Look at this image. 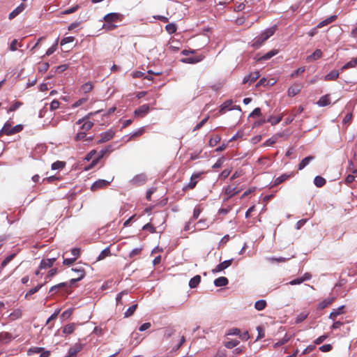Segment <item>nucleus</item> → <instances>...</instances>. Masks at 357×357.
Masks as SVG:
<instances>
[{
  "mask_svg": "<svg viewBox=\"0 0 357 357\" xmlns=\"http://www.w3.org/2000/svg\"><path fill=\"white\" fill-rule=\"evenodd\" d=\"M275 33L274 28H270L264 31L258 37L255 38L252 42V46L254 48H259L266 40H268Z\"/></svg>",
  "mask_w": 357,
  "mask_h": 357,
  "instance_id": "1",
  "label": "nucleus"
},
{
  "mask_svg": "<svg viewBox=\"0 0 357 357\" xmlns=\"http://www.w3.org/2000/svg\"><path fill=\"white\" fill-rule=\"evenodd\" d=\"M99 111L96 112L95 113H89L83 119H79L76 123L78 125L82 124L81 130L84 131L85 132L88 130H89L93 126V123L90 121H86L90 116H93L95 114L98 113Z\"/></svg>",
  "mask_w": 357,
  "mask_h": 357,
  "instance_id": "2",
  "label": "nucleus"
},
{
  "mask_svg": "<svg viewBox=\"0 0 357 357\" xmlns=\"http://www.w3.org/2000/svg\"><path fill=\"white\" fill-rule=\"evenodd\" d=\"M72 271L76 273V278H73L70 280L69 287L75 284L76 282L81 280L84 278L85 273L82 267H75L72 268Z\"/></svg>",
  "mask_w": 357,
  "mask_h": 357,
  "instance_id": "3",
  "label": "nucleus"
},
{
  "mask_svg": "<svg viewBox=\"0 0 357 357\" xmlns=\"http://www.w3.org/2000/svg\"><path fill=\"white\" fill-rule=\"evenodd\" d=\"M103 19L107 23L119 22L122 20L123 15L117 13H111L105 15Z\"/></svg>",
  "mask_w": 357,
  "mask_h": 357,
  "instance_id": "4",
  "label": "nucleus"
},
{
  "mask_svg": "<svg viewBox=\"0 0 357 357\" xmlns=\"http://www.w3.org/2000/svg\"><path fill=\"white\" fill-rule=\"evenodd\" d=\"M111 183V181H107V180H105V179H99L96 181H95L92 185L91 186V190L92 191H96V190H98L99 189H101V188H105L106 186H107L109 183Z\"/></svg>",
  "mask_w": 357,
  "mask_h": 357,
  "instance_id": "5",
  "label": "nucleus"
},
{
  "mask_svg": "<svg viewBox=\"0 0 357 357\" xmlns=\"http://www.w3.org/2000/svg\"><path fill=\"white\" fill-rule=\"evenodd\" d=\"M149 105L144 104L135 109V115L139 118H142L149 113Z\"/></svg>",
  "mask_w": 357,
  "mask_h": 357,
  "instance_id": "6",
  "label": "nucleus"
},
{
  "mask_svg": "<svg viewBox=\"0 0 357 357\" xmlns=\"http://www.w3.org/2000/svg\"><path fill=\"white\" fill-rule=\"evenodd\" d=\"M302 89V84L301 83H294L291 85L287 91L288 96L294 97L301 91Z\"/></svg>",
  "mask_w": 357,
  "mask_h": 357,
  "instance_id": "7",
  "label": "nucleus"
},
{
  "mask_svg": "<svg viewBox=\"0 0 357 357\" xmlns=\"http://www.w3.org/2000/svg\"><path fill=\"white\" fill-rule=\"evenodd\" d=\"M114 136V132L112 130H109L106 132L101 133L100 139L98 141V144L106 142L112 139Z\"/></svg>",
  "mask_w": 357,
  "mask_h": 357,
  "instance_id": "8",
  "label": "nucleus"
},
{
  "mask_svg": "<svg viewBox=\"0 0 357 357\" xmlns=\"http://www.w3.org/2000/svg\"><path fill=\"white\" fill-rule=\"evenodd\" d=\"M260 76V74L258 71H255L250 73L248 75L245 76L243 79V84L248 83L249 84H251L255 81H256Z\"/></svg>",
  "mask_w": 357,
  "mask_h": 357,
  "instance_id": "9",
  "label": "nucleus"
},
{
  "mask_svg": "<svg viewBox=\"0 0 357 357\" xmlns=\"http://www.w3.org/2000/svg\"><path fill=\"white\" fill-rule=\"evenodd\" d=\"M232 261H233V259L224 261L223 262L215 266V268L213 270V272L218 273V272L224 271L225 269H226L227 268H228L229 266H230L231 265Z\"/></svg>",
  "mask_w": 357,
  "mask_h": 357,
  "instance_id": "10",
  "label": "nucleus"
},
{
  "mask_svg": "<svg viewBox=\"0 0 357 357\" xmlns=\"http://www.w3.org/2000/svg\"><path fill=\"white\" fill-rule=\"evenodd\" d=\"M202 173H195L192 174L190 177V181L186 186L187 188L193 189L197 183V180L200 178Z\"/></svg>",
  "mask_w": 357,
  "mask_h": 357,
  "instance_id": "11",
  "label": "nucleus"
},
{
  "mask_svg": "<svg viewBox=\"0 0 357 357\" xmlns=\"http://www.w3.org/2000/svg\"><path fill=\"white\" fill-rule=\"evenodd\" d=\"M26 8V4L20 3L15 9H14L8 16L10 20H12L20 14Z\"/></svg>",
  "mask_w": 357,
  "mask_h": 357,
  "instance_id": "12",
  "label": "nucleus"
},
{
  "mask_svg": "<svg viewBox=\"0 0 357 357\" xmlns=\"http://www.w3.org/2000/svg\"><path fill=\"white\" fill-rule=\"evenodd\" d=\"M82 347L79 344H76L68 350V354L65 357H75L77 354L81 351Z\"/></svg>",
  "mask_w": 357,
  "mask_h": 357,
  "instance_id": "13",
  "label": "nucleus"
},
{
  "mask_svg": "<svg viewBox=\"0 0 357 357\" xmlns=\"http://www.w3.org/2000/svg\"><path fill=\"white\" fill-rule=\"evenodd\" d=\"M321 56H322L321 50L319 49H317L312 54L309 55L306 58V60L307 62H312V61H314L321 58Z\"/></svg>",
  "mask_w": 357,
  "mask_h": 357,
  "instance_id": "14",
  "label": "nucleus"
},
{
  "mask_svg": "<svg viewBox=\"0 0 357 357\" xmlns=\"http://www.w3.org/2000/svg\"><path fill=\"white\" fill-rule=\"evenodd\" d=\"M3 134H6L7 135H12V128L11 124L9 121H7L0 130V136H2Z\"/></svg>",
  "mask_w": 357,
  "mask_h": 357,
  "instance_id": "15",
  "label": "nucleus"
},
{
  "mask_svg": "<svg viewBox=\"0 0 357 357\" xmlns=\"http://www.w3.org/2000/svg\"><path fill=\"white\" fill-rule=\"evenodd\" d=\"M317 104L319 107H325L331 104V100L328 95L321 96L317 101Z\"/></svg>",
  "mask_w": 357,
  "mask_h": 357,
  "instance_id": "16",
  "label": "nucleus"
},
{
  "mask_svg": "<svg viewBox=\"0 0 357 357\" xmlns=\"http://www.w3.org/2000/svg\"><path fill=\"white\" fill-rule=\"evenodd\" d=\"M229 282V280L225 277H219L214 280V284L215 287H224L226 286Z\"/></svg>",
  "mask_w": 357,
  "mask_h": 357,
  "instance_id": "17",
  "label": "nucleus"
},
{
  "mask_svg": "<svg viewBox=\"0 0 357 357\" xmlns=\"http://www.w3.org/2000/svg\"><path fill=\"white\" fill-rule=\"evenodd\" d=\"M314 160L313 156H307L303 158L298 165V169L301 170L304 169L311 161Z\"/></svg>",
  "mask_w": 357,
  "mask_h": 357,
  "instance_id": "18",
  "label": "nucleus"
},
{
  "mask_svg": "<svg viewBox=\"0 0 357 357\" xmlns=\"http://www.w3.org/2000/svg\"><path fill=\"white\" fill-rule=\"evenodd\" d=\"M337 16L335 15H332L329 17H328L327 19L320 22L317 26V28H321L324 26H326L331 23H332L335 19H336Z\"/></svg>",
  "mask_w": 357,
  "mask_h": 357,
  "instance_id": "19",
  "label": "nucleus"
},
{
  "mask_svg": "<svg viewBox=\"0 0 357 357\" xmlns=\"http://www.w3.org/2000/svg\"><path fill=\"white\" fill-rule=\"evenodd\" d=\"M344 306L339 307L337 309H334L330 314L329 318L334 320L337 316L343 313Z\"/></svg>",
  "mask_w": 357,
  "mask_h": 357,
  "instance_id": "20",
  "label": "nucleus"
},
{
  "mask_svg": "<svg viewBox=\"0 0 357 357\" xmlns=\"http://www.w3.org/2000/svg\"><path fill=\"white\" fill-rule=\"evenodd\" d=\"M339 77V72L337 70H332L324 77V80L331 81L335 80Z\"/></svg>",
  "mask_w": 357,
  "mask_h": 357,
  "instance_id": "21",
  "label": "nucleus"
},
{
  "mask_svg": "<svg viewBox=\"0 0 357 357\" xmlns=\"http://www.w3.org/2000/svg\"><path fill=\"white\" fill-rule=\"evenodd\" d=\"M333 301H334V298H327L319 304L318 308L319 310H323L325 307L330 305L333 302Z\"/></svg>",
  "mask_w": 357,
  "mask_h": 357,
  "instance_id": "22",
  "label": "nucleus"
},
{
  "mask_svg": "<svg viewBox=\"0 0 357 357\" xmlns=\"http://www.w3.org/2000/svg\"><path fill=\"white\" fill-rule=\"evenodd\" d=\"M202 59H203V57L199 56H196V57L185 58V59H183L181 60V61L183 63H198V62L201 61Z\"/></svg>",
  "mask_w": 357,
  "mask_h": 357,
  "instance_id": "23",
  "label": "nucleus"
},
{
  "mask_svg": "<svg viewBox=\"0 0 357 357\" xmlns=\"http://www.w3.org/2000/svg\"><path fill=\"white\" fill-rule=\"evenodd\" d=\"M201 277L199 275H195L192 278L190 279L189 282V286L190 288H195L200 283Z\"/></svg>",
  "mask_w": 357,
  "mask_h": 357,
  "instance_id": "24",
  "label": "nucleus"
},
{
  "mask_svg": "<svg viewBox=\"0 0 357 357\" xmlns=\"http://www.w3.org/2000/svg\"><path fill=\"white\" fill-rule=\"evenodd\" d=\"M75 330V324L74 323L67 324L63 328V333L65 334H71Z\"/></svg>",
  "mask_w": 357,
  "mask_h": 357,
  "instance_id": "25",
  "label": "nucleus"
},
{
  "mask_svg": "<svg viewBox=\"0 0 357 357\" xmlns=\"http://www.w3.org/2000/svg\"><path fill=\"white\" fill-rule=\"evenodd\" d=\"M314 183L318 188L323 187L326 184V179L320 176H317L314 179Z\"/></svg>",
  "mask_w": 357,
  "mask_h": 357,
  "instance_id": "26",
  "label": "nucleus"
},
{
  "mask_svg": "<svg viewBox=\"0 0 357 357\" xmlns=\"http://www.w3.org/2000/svg\"><path fill=\"white\" fill-rule=\"evenodd\" d=\"M231 104L232 100H231L225 101L220 107V112L224 113L226 110H231L232 109Z\"/></svg>",
  "mask_w": 357,
  "mask_h": 357,
  "instance_id": "27",
  "label": "nucleus"
},
{
  "mask_svg": "<svg viewBox=\"0 0 357 357\" xmlns=\"http://www.w3.org/2000/svg\"><path fill=\"white\" fill-rule=\"evenodd\" d=\"M145 180H146V176L143 174H141V175H137V176H135L132 178V182L135 184L139 185V184L144 183Z\"/></svg>",
  "mask_w": 357,
  "mask_h": 357,
  "instance_id": "28",
  "label": "nucleus"
},
{
  "mask_svg": "<svg viewBox=\"0 0 357 357\" xmlns=\"http://www.w3.org/2000/svg\"><path fill=\"white\" fill-rule=\"evenodd\" d=\"M278 53V51L277 50H272L269 51L268 52H267L266 54H265L264 55H263L260 58V59L264 60V61L268 60L271 58H272L273 56L276 55Z\"/></svg>",
  "mask_w": 357,
  "mask_h": 357,
  "instance_id": "29",
  "label": "nucleus"
},
{
  "mask_svg": "<svg viewBox=\"0 0 357 357\" xmlns=\"http://www.w3.org/2000/svg\"><path fill=\"white\" fill-rule=\"evenodd\" d=\"M69 286V283L68 282H61L58 284L52 286L50 289V293L56 292L59 291L61 288Z\"/></svg>",
  "mask_w": 357,
  "mask_h": 357,
  "instance_id": "30",
  "label": "nucleus"
},
{
  "mask_svg": "<svg viewBox=\"0 0 357 357\" xmlns=\"http://www.w3.org/2000/svg\"><path fill=\"white\" fill-rule=\"evenodd\" d=\"M239 342H240L237 340H231L229 341H226L224 343V345L227 349H232L236 347L239 344Z\"/></svg>",
  "mask_w": 357,
  "mask_h": 357,
  "instance_id": "31",
  "label": "nucleus"
},
{
  "mask_svg": "<svg viewBox=\"0 0 357 357\" xmlns=\"http://www.w3.org/2000/svg\"><path fill=\"white\" fill-rule=\"evenodd\" d=\"M43 285H44V284H39L36 287H35L34 288L31 289L25 294V298H28L29 296H31L32 294L38 292L39 291V289H40Z\"/></svg>",
  "mask_w": 357,
  "mask_h": 357,
  "instance_id": "32",
  "label": "nucleus"
},
{
  "mask_svg": "<svg viewBox=\"0 0 357 357\" xmlns=\"http://www.w3.org/2000/svg\"><path fill=\"white\" fill-rule=\"evenodd\" d=\"M266 305V302L265 300H259L255 304V307L257 310H263Z\"/></svg>",
  "mask_w": 357,
  "mask_h": 357,
  "instance_id": "33",
  "label": "nucleus"
},
{
  "mask_svg": "<svg viewBox=\"0 0 357 357\" xmlns=\"http://www.w3.org/2000/svg\"><path fill=\"white\" fill-rule=\"evenodd\" d=\"M58 42H59V39L57 38L55 40L54 43L47 50V52L45 53L46 56H50V55L52 54L56 50Z\"/></svg>",
  "mask_w": 357,
  "mask_h": 357,
  "instance_id": "34",
  "label": "nucleus"
},
{
  "mask_svg": "<svg viewBox=\"0 0 357 357\" xmlns=\"http://www.w3.org/2000/svg\"><path fill=\"white\" fill-rule=\"evenodd\" d=\"M137 307V304H134L132 306H130L126 310V312L124 313V317H129L132 316L134 314L135 311L136 310Z\"/></svg>",
  "mask_w": 357,
  "mask_h": 357,
  "instance_id": "35",
  "label": "nucleus"
},
{
  "mask_svg": "<svg viewBox=\"0 0 357 357\" xmlns=\"http://www.w3.org/2000/svg\"><path fill=\"white\" fill-rule=\"evenodd\" d=\"M93 89V85L91 82H86V83H84L82 87H81V91L84 93H89Z\"/></svg>",
  "mask_w": 357,
  "mask_h": 357,
  "instance_id": "36",
  "label": "nucleus"
},
{
  "mask_svg": "<svg viewBox=\"0 0 357 357\" xmlns=\"http://www.w3.org/2000/svg\"><path fill=\"white\" fill-rule=\"evenodd\" d=\"M238 192V190H236V188H234L231 186H228L225 190V193L229 197H232V196L235 195L236 194H237Z\"/></svg>",
  "mask_w": 357,
  "mask_h": 357,
  "instance_id": "37",
  "label": "nucleus"
},
{
  "mask_svg": "<svg viewBox=\"0 0 357 357\" xmlns=\"http://www.w3.org/2000/svg\"><path fill=\"white\" fill-rule=\"evenodd\" d=\"M111 254L110 250L109 248H106L104 249L98 255V260H102L105 259L106 257L109 256Z\"/></svg>",
  "mask_w": 357,
  "mask_h": 357,
  "instance_id": "38",
  "label": "nucleus"
},
{
  "mask_svg": "<svg viewBox=\"0 0 357 357\" xmlns=\"http://www.w3.org/2000/svg\"><path fill=\"white\" fill-rule=\"evenodd\" d=\"M289 177V175H287L286 174L278 176V178H275V180L274 181V185H279L280 183H281L283 181H284L285 180H287Z\"/></svg>",
  "mask_w": 357,
  "mask_h": 357,
  "instance_id": "39",
  "label": "nucleus"
},
{
  "mask_svg": "<svg viewBox=\"0 0 357 357\" xmlns=\"http://www.w3.org/2000/svg\"><path fill=\"white\" fill-rule=\"evenodd\" d=\"M290 259H291V257L285 258V257H269L268 259V261H270L271 262L275 261L278 263H281V262H285V261L289 260Z\"/></svg>",
  "mask_w": 357,
  "mask_h": 357,
  "instance_id": "40",
  "label": "nucleus"
},
{
  "mask_svg": "<svg viewBox=\"0 0 357 357\" xmlns=\"http://www.w3.org/2000/svg\"><path fill=\"white\" fill-rule=\"evenodd\" d=\"M65 166V162L62 161H56L52 165V169L57 170L63 168Z\"/></svg>",
  "mask_w": 357,
  "mask_h": 357,
  "instance_id": "41",
  "label": "nucleus"
},
{
  "mask_svg": "<svg viewBox=\"0 0 357 357\" xmlns=\"http://www.w3.org/2000/svg\"><path fill=\"white\" fill-rule=\"evenodd\" d=\"M305 70V67L298 68L297 70H296L291 73V74L290 75V77L291 78H294V77L298 76L299 75L302 74L303 73H304Z\"/></svg>",
  "mask_w": 357,
  "mask_h": 357,
  "instance_id": "42",
  "label": "nucleus"
},
{
  "mask_svg": "<svg viewBox=\"0 0 357 357\" xmlns=\"http://www.w3.org/2000/svg\"><path fill=\"white\" fill-rule=\"evenodd\" d=\"M165 29H166L167 31L170 34L175 33L176 31V26L173 23L167 24L165 26Z\"/></svg>",
  "mask_w": 357,
  "mask_h": 357,
  "instance_id": "43",
  "label": "nucleus"
},
{
  "mask_svg": "<svg viewBox=\"0 0 357 357\" xmlns=\"http://www.w3.org/2000/svg\"><path fill=\"white\" fill-rule=\"evenodd\" d=\"M220 141V137L218 135L213 137L210 139L208 144L210 146H215Z\"/></svg>",
  "mask_w": 357,
  "mask_h": 357,
  "instance_id": "44",
  "label": "nucleus"
},
{
  "mask_svg": "<svg viewBox=\"0 0 357 357\" xmlns=\"http://www.w3.org/2000/svg\"><path fill=\"white\" fill-rule=\"evenodd\" d=\"M356 65H357V61H356L355 60L350 61L342 67L341 70H346L349 68H354Z\"/></svg>",
  "mask_w": 357,
  "mask_h": 357,
  "instance_id": "45",
  "label": "nucleus"
},
{
  "mask_svg": "<svg viewBox=\"0 0 357 357\" xmlns=\"http://www.w3.org/2000/svg\"><path fill=\"white\" fill-rule=\"evenodd\" d=\"M144 132V128H140L137 130H136V131H135V132H132L130 134V137L129 139H130L132 138H134V137H138V136H140Z\"/></svg>",
  "mask_w": 357,
  "mask_h": 357,
  "instance_id": "46",
  "label": "nucleus"
},
{
  "mask_svg": "<svg viewBox=\"0 0 357 357\" xmlns=\"http://www.w3.org/2000/svg\"><path fill=\"white\" fill-rule=\"evenodd\" d=\"M86 133L84 131L81 130L76 134V135L75 137V139L76 141H80L82 139H84L86 137Z\"/></svg>",
  "mask_w": 357,
  "mask_h": 357,
  "instance_id": "47",
  "label": "nucleus"
},
{
  "mask_svg": "<svg viewBox=\"0 0 357 357\" xmlns=\"http://www.w3.org/2000/svg\"><path fill=\"white\" fill-rule=\"evenodd\" d=\"M276 137H271L266 140L262 144L263 146H270L273 145L276 142Z\"/></svg>",
  "mask_w": 357,
  "mask_h": 357,
  "instance_id": "48",
  "label": "nucleus"
},
{
  "mask_svg": "<svg viewBox=\"0 0 357 357\" xmlns=\"http://www.w3.org/2000/svg\"><path fill=\"white\" fill-rule=\"evenodd\" d=\"M142 248H134L133 250H131V252H130L129 254V257L130 258H133L135 257V256L138 255L140 254L141 251H142Z\"/></svg>",
  "mask_w": 357,
  "mask_h": 357,
  "instance_id": "49",
  "label": "nucleus"
},
{
  "mask_svg": "<svg viewBox=\"0 0 357 357\" xmlns=\"http://www.w3.org/2000/svg\"><path fill=\"white\" fill-rule=\"evenodd\" d=\"M241 331L237 328H233L229 330L227 335H240Z\"/></svg>",
  "mask_w": 357,
  "mask_h": 357,
  "instance_id": "50",
  "label": "nucleus"
},
{
  "mask_svg": "<svg viewBox=\"0 0 357 357\" xmlns=\"http://www.w3.org/2000/svg\"><path fill=\"white\" fill-rule=\"evenodd\" d=\"M50 267H52V266L50 265L49 261H47L45 259H43L40 261V269H44V268H50Z\"/></svg>",
  "mask_w": 357,
  "mask_h": 357,
  "instance_id": "51",
  "label": "nucleus"
},
{
  "mask_svg": "<svg viewBox=\"0 0 357 357\" xmlns=\"http://www.w3.org/2000/svg\"><path fill=\"white\" fill-rule=\"evenodd\" d=\"M74 39H75V38L73 36H68V37L63 38L61 40V45H64L67 43H72V42H73Z\"/></svg>",
  "mask_w": 357,
  "mask_h": 357,
  "instance_id": "52",
  "label": "nucleus"
},
{
  "mask_svg": "<svg viewBox=\"0 0 357 357\" xmlns=\"http://www.w3.org/2000/svg\"><path fill=\"white\" fill-rule=\"evenodd\" d=\"M332 345L330 344H326L321 346L319 347V350L322 352H328L330 351L332 349Z\"/></svg>",
  "mask_w": 357,
  "mask_h": 357,
  "instance_id": "53",
  "label": "nucleus"
},
{
  "mask_svg": "<svg viewBox=\"0 0 357 357\" xmlns=\"http://www.w3.org/2000/svg\"><path fill=\"white\" fill-rule=\"evenodd\" d=\"M281 121V118L280 117H273V116H271L270 118H268L267 119V121L271 123L272 125H275L278 123H280Z\"/></svg>",
  "mask_w": 357,
  "mask_h": 357,
  "instance_id": "54",
  "label": "nucleus"
},
{
  "mask_svg": "<svg viewBox=\"0 0 357 357\" xmlns=\"http://www.w3.org/2000/svg\"><path fill=\"white\" fill-rule=\"evenodd\" d=\"M307 317V314L306 313H301L300 314H298L296 317V323H301L303 321H304Z\"/></svg>",
  "mask_w": 357,
  "mask_h": 357,
  "instance_id": "55",
  "label": "nucleus"
},
{
  "mask_svg": "<svg viewBox=\"0 0 357 357\" xmlns=\"http://www.w3.org/2000/svg\"><path fill=\"white\" fill-rule=\"evenodd\" d=\"M143 230H148L151 233H155V228L153 227L150 223L146 224L143 227Z\"/></svg>",
  "mask_w": 357,
  "mask_h": 357,
  "instance_id": "56",
  "label": "nucleus"
},
{
  "mask_svg": "<svg viewBox=\"0 0 357 357\" xmlns=\"http://www.w3.org/2000/svg\"><path fill=\"white\" fill-rule=\"evenodd\" d=\"M208 116L205 117L202 119L194 128V130L200 129L208 121Z\"/></svg>",
  "mask_w": 357,
  "mask_h": 357,
  "instance_id": "57",
  "label": "nucleus"
},
{
  "mask_svg": "<svg viewBox=\"0 0 357 357\" xmlns=\"http://www.w3.org/2000/svg\"><path fill=\"white\" fill-rule=\"evenodd\" d=\"M261 109L259 107L255 108L252 113L250 114L249 117H255L261 116Z\"/></svg>",
  "mask_w": 357,
  "mask_h": 357,
  "instance_id": "58",
  "label": "nucleus"
},
{
  "mask_svg": "<svg viewBox=\"0 0 357 357\" xmlns=\"http://www.w3.org/2000/svg\"><path fill=\"white\" fill-rule=\"evenodd\" d=\"M128 294L127 291H123L117 294L116 298L117 305L121 304V299H122L123 296L124 294Z\"/></svg>",
  "mask_w": 357,
  "mask_h": 357,
  "instance_id": "59",
  "label": "nucleus"
},
{
  "mask_svg": "<svg viewBox=\"0 0 357 357\" xmlns=\"http://www.w3.org/2000/svg\"><path fill=\"white\" fill-rule=\"evenodd\" d=\"M193 223V221L192 219H190L188 222L185 223V225L184 227L185 231H190L192 228H195V225H191Z\"/></svg>",
  "mask_w": 357,
  "mask_h": 357,
  "instance_id": "60",
  "label": "nucleus"
},
{
  "mask_svg": "<svg viewBox=\"0 0 357 357\" xmlns=\"http://www.w3.org/2000/svg\"><path fill=\"white\" fill-rule=\"evenodd\" d=\"M302 282H303V280L301 278H298L290 281L289 282L287 283V284L296 285L300 284Z\"/></svg>",
  "mask_w": 357,
  "mask_h": 357,
  "instance_id": "61",
  "label": "nucleus"
},
{
  "mask_svg": "<svg viewBox=\"0 0 357 357\" xmlns=\"http://www.w3.org/2000/svg\"><path fill=\"white\" fill-rule=\"evenodd\" d=\"M59 102L56 100H54L52 101V102L50 103V109L51 110H55L57 108H59Z\"/></svg>",
  "mask_w": 357,
  "mask_h": 357,
  "instance_id": "62",
  "label": "nucleus"
},
{
  "mask_svg": "<svg viewBox=\"0 0 357 357\" xmlns=\"http://www.w3.org/2000/svg\"><path fill=\"white\" fill-rule=\"evenodd\" d=\"M224 162V158H219L217 162L213 165V169H218L222 167V164Z\"/></svg>",
  "mask_w": 357,
  "mask_h": 357,
  "instance_id": "63",
  "label": "nucleus"
},
{
  "mask_svg": "<svg viewBox=\"0 0 357 357\" xmlns=\"http://www.w3.org/2000/svg\"><path fill=\"white\" fill-rule=\"evenodd\" d=\"M200 213H201L200 209L198 208H195L193 211L192 217L190 219H192V221L195 220L196 219L198 218Z\"/></svg>",
  "mask_w": 357,
  "mask_h": 357,
  "instance_id": "64",
  "label": "nucleus"
}]
</instances>
